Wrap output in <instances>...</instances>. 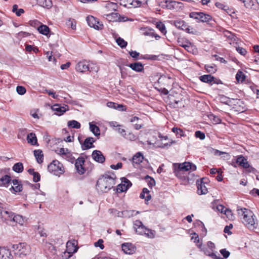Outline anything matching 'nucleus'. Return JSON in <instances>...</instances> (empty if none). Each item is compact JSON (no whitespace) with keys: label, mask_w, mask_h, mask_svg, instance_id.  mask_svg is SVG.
<instances>
[{"label":"nucleus","mask_w":259,"mask_h":259,"mask_svg":"<svg viewBox=\"0 0 259 259\" xmlns=\"http://www.w3.org/2000/svg\"><path fill=\"white\" fill-rule=\"evenodd\" d=\"M115 175L113 173L112 174V175L105 174L97 181V189L103 193L107 192L115 185Z\"/></svg>","instance_id":"obj_1"},{"label":"nucleus","mask_w":259,"mask_h":259,"mask_svg":"<svg viewBox=\"0 0 259 259\" xmlns=\"http://www.w3.org/2000/svg\"><path fill=\"white\" fill-rule=\"evenodd\" d=\"M237 211L242 223L249 229L254 230L256 228L257 223H255L252 212L245 208L237 207Z\"/></svg>","instance_id":"obj_2"},{"label":"nucleus","mask_w":259,"mask_h":259,"mask_svg":"<svg viewBox=\"0 0 259 259\" xmlns=\"http://www.w3.org/2000/svg\"><path fill=\"white\" fill-rule=\"evenodd\" d=\"M134 228L136 232L140 235H146L147 237L151 238L154 237L153 232L144 226L140 221L137 220L135 221Z\"/></svg>","instance_id":"obj_3"},{"label":"nucleus","mask_w":259,"mask_h":259,"mask_svg":"<svg viewBox=\"0 0 259 259\" xmlns=\"http://www.w3.org/2000/svg\"><path fill=\"white\" fill-rule=\"evenodd\" d=\"M48 169L49 172L53 173L55 175L61 174L64 172L62 164L57 160H53L48 166Z\"/></svg>","instance_id":"obj_4"},{"label":"nucleus","mask_w":259,"mask_h":259,"mask_svg":"<svg viewBox=\"0 0 259 259\" xmlns=\"http://www.w3.org/2000/svg\"><path fill=\"white\" fill-rule=\"evenodd\" d=\"M189 17L195 19L197 22H208L212 19V17L203 12H192L189 14Z\"/></svg>","instance_id":"obj_5"},{"label":"nucleus","mask_w":259,"mask_h":259,"mask_svg":"<svg viewBox=\"0 0 259 259\" xmlns=\"http://www.w3.org/2000/svg\"><path fill=\"white\" fill-rule=\"evenodd\" d=\"M175 172L177 174L180 171H187L189 170L194 171L196 169V166L190 162H185L180 164H174Z\"/></svg>","instance_id":"obj_6"},{"label":"nucleus","mask_w":259,"mask_h":259,"mask_svg":"<svg viewBox=\"0 0 259 259\" xmlns=\"http://www.w3.org/2000/svg\"><path fill=\"white\" fill-rule=\"evenodd\" d=\"M12 248L15 250H18L20 255H27L31 251L30 246L26 243H20L18 244L13 245Z\"/></svg>","instance_id":"obj_7"},{"label":"nucleus","mask_w":259,"mask_h":259,"mask_svg":"<svg viewBox=\"0 0 259 259\" xmlns=\"http://www.w3.org/2000/svg\"><path fill=\"white\" fill-rule=\"evenodd\" d=\"M132 185V183L126 178H121V183L118 185L116 188V191L118 193L126 191L127 189Z\"/></svg>","instance_id":"obj_8"},{"label":"nucleus","mask_w":259,"mask_h":259,"mask_svg":"<svg viewBox=\"0 0 259 259\" xmlns=\"http://www.w3.org/2000/svg\"><path fill=\"white\" fill-rule=\"evenodd\" d=\"M87 21L91 27H93L95 29L101 30L103 28V25L97 18L92 16L87 17Z\"/></svg>","instance_id":"obj_9"},{"label":"nucleus","mask_w":259,"mask_h":259,"mask_svg":"<svg viewBox=\"0 0 259 259\" xmlns=\"http://www.w3.org/2000/svg\"><path fill=\"white\" fill-rule=\"evenodd\" d=\"M77 242L76 240L68 241L66 243V250L69 256H71L72 254L76 252L78 250Z\"/></svg>","instance_id":"obj_10"},{"label":"nucleus","mask_w":259,"mask_h":259,"mask_svg":"<svg viewBox=\"0 0 259 259\" xmlns=\"http://www.w3.org/2000/svg\"><path fill=\"white\" fill-rule=\"evenodd\" d=\"M78 140L81 144V149L83 150H86L95 147L93 144L96 140L93 137L87 138L82 143L80 140L79 137H78Z\"/></svg>","instance_id":"obj_11"},{"label":"nucleus","mask_w":259,"mask_h":259,"mask_svg":"<svg viewBox=\"0 0 259 259\" xmlns=\"http://www.w3.org/2000/svg\"><path fill=\"white\" fill-rule=\"evenodd\" d=\"M85 162V159L83 157H79L75 161V166L77 171L80 175L83 174L85 172V169L83 166Z\"/></svg>","instance_id":"obj_12"},{"label":"nucleus","mask_w":259,"mask_h":259,"mask_svg":"<svg viewBox=\"0 0 259 259\" xmlns=\"http://www.w3.org/2000/svg\"><path fill=\"white\" fill-rule=\"evenodd\" d=\"M13 186L10 188V190L13 193L20 192L23 190V185L20 181L18 179H13L11 182Z\"/></svg>","instance_id":"obj_13"},{"label":"nucleus","mask_w":259,"mask_h":259,"mask_svg":"<svg viewBox=\"0 0 259 259\" xmlns=\"http://www.w3.org/2000/svg\"><path fill=\"white\" fill-rule=\"evenodd\" d=\"M236 163H238L240 166L245 168H248V170L249 172L254 171V168L250 167L249 164L247 161V159L243 156H239L236 159Z\"/></svg>","instance_id":"obj_14"},{"label":"nucleus","mask_w":259,"mask_h":259,"mask_svg":"<svg viewBox=\"0 0 259 259\" xmlns=\"http://www.w3.org/2000/svg\"><path fill=\"white\" fill-rule=\"evenodd\" d=\"M123 251L128 254H132L135 252L136 247L131 243H124L121 245Z\"/></svg>","instance_id":"obj_15"},{"label":"nucleus","mask_w":259,"mask_h":259,"mask_svg":"<svg viewBox=\"0 0 259 259\" xmlns=\"http://www.w3.org/2000/svg\"><path fill=\"white\" fill-rule=\"evenodd\" d=\"M75 69L77 71L81 73L85 72L87 71H91L90 69L88 63L85 61L78 62L75 66Z\"/></svg>","instance_id":"obj_16"},{"label":"nucleus","mask_w":259,"mask_h":259,"mask_svg":"<svg viewBox=\"0 0 259 259\" xmlns=\"http://www.w3.org/2000/svg\"><path fill=\"white\" fill-rule=\"evenodd\" d=\"M203 180V179L198 180L196 182L197 193L199 195L206 194L208 192L207 189Z\"/></svg>","instance_id":"obj_17"},{"label":"nucleus","mask_w":259,"mask_h":259,"mask_svg":"<svg viewBox=\"0 0 259 259\" xmlns=\"http://www.w3.org/2000/svg\"><path fill=\"white\" fill-rule=\"evenodd\" d=\"M93 158L97 162L103 163L105 161V157L99 150H94L92 154Z\"/></svg>","instance_id":"obj_18"},{"label":"nucleus","mask_w":259,"mask_h":259,"mask_svg":"<svg viewBox=\"0 0 259 259\" xmlns=\"http://www.w3.org/2000/svg\"><path fill=\"white\" fill-rule=\"evenodd\" d=\"M58 154L62 155L68 160H73L74 158L72 157L70 151L67 148H60L58 150L55 151Z\"/></svg>","instance_id":"obj_19"},{"label":"nucleus","mask_w":259,"mask_h":259,"mask_svg":"<svg viewBox=\"0 0 259 259\" xmlns=\"http://www.w3.org/2000/svg\"><path fill=\"white\" fill-rule=\"evenodd\" d=\"M52 109L56 112L57 115H61L68 110V106H61L59 104H55L52 106Z\"/></svg>","instance_id":"obj_20"},{"label":"nucleus","mask_w":259,"mask_h":259,"mask_svg":"<svg viewBox=\"0 0 259 259\" xmlns=\"http://www.w3.org/2000/svg\"><path fill=\"white\" fill-rule=\"evenodd\" d=\"M198 247L201 249V250L204 253L209 256L211 257L213 259H220L221 257L220 256H218L215 253L213 252V251H211L207 247H203L202 248V243L198 245Z\"/></svg>","instance_id":"obj_21"},{"label":"nucleus","mask_w":259,"mask_h":259,"mask_svg":"<svg viewBox=\"0 0 259 259\" xmlns=\"http://www.w3.org/2000/svg\"><path fill=\"white\" fill-rule=\"evenodd\" d=\"M214 77L210 74L203 75L199 77V79L201 81L209 83L211 85H212L213 83H216L214 80Z\"/></svg>","instance_id":"obj_22"},{"label":"nucleus","mask_w":259,"mask_h":259,"mask_svg":"<svg viewBox=\"0 0 259 259\" xmlns=\"http://www.w3.org/2000/svg\"><path fill=\"white\" fill-rule=\"evenodd\" d=\"M12 254L9 249L0 247V259H11Z\"/></svg>","instance_id":"obj_23"},{"label":"nucleus","mask_w":259,"mask_h":259,"mask_svg":"<svg viewBox=\"0 0 259 259\" xmlns=\"http://www.w3.org/2000/svg\"><path fill=\"white\" fill-rule=\"evenodd\" d=\"M133 70L138 72H142L144 70V66L142 63L137 62L130 64L127 65Z\"/></svg>","instance_id":"obj_24"},{"label":"nucleus","mask_w":259,"mask_h":259,"mask_svg":"<svg viewBox=\"0 0 259 259\" xmlns=\"http://www.w3.org/2000/svg\"><path fill=\"white\" fill-rule=\"evenodd\" d=\"M166 4L165 7L166 8L169 10H174L176 8L178 7L179 5H183L181 2L174 1L172 0H166L165 2Z\"/></svg>","instance_id":"obj_25"},{"label":"nucleus","mask_w":259,"mask_h":259,"mask_svg":"<svg viewBox=\"0 0 259 259\" xmlns=\"http://www.w3.org/2000/svg\"><path fill=\"white\" fill-rule=\"evenodd\" d=\"M117 5L113 2H108L105 6V10L106 12L111 13L117 9Z\"/></svg>","instance_id":"obj_26"},{"label":"nucleus","mask_w":259,"mask_h":259,"mask_svg":"<svg viewBox=\"0 0 259 259\" xmlns=\"http://www.w3.org/2000/svg\"><path fill=\"white\" fill-rule=\"evenodd\" d=\"M12 180L9 175L0 179V187H8Z\"/></svg>","instance_id":"obj_27"},{"label":"nucleus","mask_w":259,"mask_h":259,"mask_svg":"<svg viewBox=\"0 0 259 259\" xmlns=\"http://www.w3.org/2000/svg\"><path fill=\"white\" fill-rule=\"evenodd\" d=\"M104 17L110 22H116L118 20V14L113 12L104 15Z\"/></svg>","instance_id":"obj_28"},{"label":"nucleus","mask_w":259,"mask_h":259,"mask_svg":"<svg viewBox=\"0 0 259 259\" xmlns=\"http://www.w3.org/2000/svg\"><path fill=\"white\" fill-rule=\"evenodd\" d=\"M14 213L5 209L3 212H1V217L5 221H11L14 215Z\"/></svg>","instance_id":"obj_29"},{"label":"nucleus","mask_w":259,"mask_h":259,"mask_svg":"<svg viewBox=\"0 0 259 259\" xmlns=\"http://www.w3.org/2000/svg\"><path fill=\"white\" fill-rule=\"evenodd\" d=\"M149 193L150 191L147 188H143L140 195V198L145 199V201L148 202L151 199V196Z\"/></svg>","instance_id":"obj_30"},{"label":"nucleus","mask_w":259,"mask_h":259,"mask_svg":"<svg viewBox=\"0 0 259 259\" xmlns=\"http://www.w3.org/2000/svg\"><path fill=\"white\" fill-rule=\"evenodd\" d=\"M37 4L45 8L50 9L52 6V2L51 0H36Z\"/></svg>","instance_id":"obj_31"},{"label":"nucleus","mask_w":259,"mask_h":259,"mask_svg":"<svg viewBox=\"0 0 259 259\" xmlns=\"http://www.w3.org/2000/svg\"><path fill=\"white\" fill-rule=\"evenodd\" d=\"M27 140L28 143L31 144L32 145H36L37 144L36 137L35 134L33 133H30L28 134Z\"/></svg>","instance_id":"obj_32"},{"label":"nucleus","mask_w":259,"mask_h":259,"mask_svg":"<svg viewBox=\"0 0 259 259\" xmlns=\"http://www.w3.org/2000/svg\"><path fill=\"white\" fill-rule=\"evenodd\" d=\"M144 159V156L142 153L138 152L133 157V162L134 163L139 164Z\"/></svg>","instance_id":"obj_33"},{"label":"nucleus","mask_w":259,"mask_h":259,"mask_svg":"<svg viewBox=\"0 0 259 259\" xmlns=\"http://www.w3.org/2000/svg\"><path fill=\"white\" fill-rule=\"evenodd\" d=\"M34 155L38 163H41L43 162L44 155L41 150H35L34 151Z\"/></svg>","instance_id":"obj_34"},{"label":"nucleus","mask_w":259,"mask_h":259,"mask_svg":"<svg viewBox=\"0 0 259 259\" xmlns=\"http://www.w3.org/2000/svg\"><path fill=\"white\" fill-rule=\"evenodd\" d=\"M175 25L179 29L185 30L187 28L188 25L184 21L178 20L175 21Z\"/></svg>","instance_id":"obj_35"},{"label":"nucleus","mask_w":259,"mask_h":259,"mask_svg":"<svg viewBox=\"0 0 259 259\" xmlns=\"http://www.w3.org/2000/svg\"><path fill=\"white\" fill-rule=\"evenodd\" d=\"M90 130L94 134L95 136L98 137L100 136V130L99 127L92 122L89 123Z\"/></svg>","instance_id":"obj_36"},{"label":"nucleus","mask_w":259,"mask_h":259,"mask_svg":"<svg viewBox=\"0 0 259 259\" xmlns=\"http://www.w3.org/2000/svg\"><path fill=\"white\" fill-rule=\"evenodd\" d=\"M38 32L45 35H47L50 32V28L45 25L41 24L37 28Z\"/></svg>","instance_id":"obj_37"},{"label":"nucleus","mask_w":259,"mask_h":259,"mask_svg":"<svg viewBox=\"0 0 259 259\" xmlns=\"http://www.w3.org/2000/svg\"><path fill=\"white\" fill-rule=\"evenodd\" d=\"M107 106L109 107L112 108L114 109H119L122 111H124L125 110V107L122 105H119L112 102H107Z\"/></svg>","instance_id":"obj_38"},{"label":"nucleus","mask_w":259,"mask_h":259,"mask_svg":"<svg viewBox=\"0 0 259 259\" xmlns=\"http://www.w3.org/2000/svg\"><path fill=\"white\" fill-rule=\"evenodd\" d=\"M12 169L16 172H22L24 169L23 163L21 162L15 163L13 165Z\"/></svg>","instance_id":"obj_39"},{"label":"nucleus","mask_w":259,"mask_h":259,"mask_svg":"<svg viewBox=\"0 0 259 259\" xmlns=\"http://www.w3.org/2000/svg\"><path fill=\"white\" fill-rule=\"evenodd\" d=\"M11 222H15L21 225H22L24 222V220L22 215L19 214H14Z\"/></svg>","instance_id":"obj_40"},{"label":"nucleus","mask_w":259,"mask_h":259,"mask_svg":"<svg viewBox=\"0 0 259 259\" xmlns=\"http://www.w3.org/2000/svg\"><path fill=\"white\" fill-rule=\"evenodd\" d=\"M109 212L110 213H112L114 216L118 217H123L124 213L126 212V211H119L116 210L114 208H111L109 209Z\"/></svg>","instance_id":"obj_41"},{"label":"nucleus","mask_w":259,"mask_h":259,"mask_svg":"<svg viewBox=\"0 0 259 259\" xmlns=\"http://www.w3.org/2000/svg\"><path fill=\"white\" fill-rule=\"evenodd\" d=\"M67 125L69 127L74 128H79L80 127V123L74 120H70L68 122Z\"/></svg>","instance_id":"obj_42"},{"label":"nucleus","mask_w":259,"mask_h":259,"mask_svg":"<svg viewBox=\"0 0 259 259\" xmlns=\"http://www.w3.org/2000/svg\"><path fill=\"white\" fill-rule=\"evenodd\" d=\"M204 68L208 73H215L217 70V66L214 64L205 65Z\"/></svg>","instance_id":"obj_43"},{"label":"nucleus","mask_w":259,"mask_h":259,"mask_svg":"<svg viewBox=\"0 0 259 259\" xmlns=\"http://www.w3.org/2000/svg\"><path fill=\"white\" fill-rule=\"evenodd\" d=\"M245 78V74L241 71H238L236 75V79L238 82H242Z\"/></svg>","instance_id":"obj_44"},{"label":"nucleus","mask_w":259,"mask_h":259,"mask_svg":"<svg viewBox=\"0 0 259 259\" xmlns=\"http://www.w3.org/2000/svg\"><path fill=\"white\" fill-rule=\"evenodd\" d=\"M145 179L147 181L148 185L150 188H152L155 185V181L154 179L152 177L147 175Z\"/></svg>","instance_id":"obj_45"},{"label":"nucleus","mask_w":259,"mask_h":259,"mask_svg":"<svg viewBox=\"0 0 259 259\" xmlns=\"http://www.w3.org/2000/svg\"><path fill=\"white\" fill-rule=\"evenodd\" d=\"M208 118L212 121L214 124H218L221 122V119L217 116L213 114H210L208 115Z\"/></svg>","instance_id":"obj_46"},{"label":"nucleus","mask_w":259,"mask_h":259,"mask_svg":"<svg viewBox=\"0 0 259 259\" xmlns=\"http://www.w3.org/2000/svg\"><path fill=\"white\" fill-rule=\"evenodd\" d=\"M156 27L164 34L166 33L165 26L164 24L161 22H157L156 24Z\"/></svg>","instance_id":"obj_47"},{"label":"nucleus","mask_w":259,"mask_h":259,"mask_svg":"<svg viewBox=\"0 0 259 259\" xmlns=\"http://www.w3.org/2000/svg\"><path fill=\"white\" fill-rule=\"evenodd\" d=\"M116 42L121 48H125L127 44L126 41L120 37L116 39Z\"/></svg>","instance_id":"obj_48"},{"label":"nucleus","mask_w":259,"mask_h":259,"mask_svg":"<svg viewBox=\"0 0 259 259\" xmlns=\"http://www.w3.org/2000/svg\"><path fill=\"white\" fill-rule=\"evenodd\" d=\"M10 170V168H0V179L9 175Z\"/></svg>","instance_id":"obj_49"},{"label":"nucleus","mask_w":259,"mask_h":259,"mask_svg":"<svg viewBox=\"0 0 259 259\" xmlns=\"http://www.w3.org/2000/svg\"><path fill=\"white\" fill-rule=\"evenodd\" d=\"M172 131L175 133L177 136H179L180 137L184 136V132L183 131L178 127H174L172 128Z\"/></svg>","instance_id":"obj_50"},{"label":"nucleus","mask_w":259,"mask_h":259,"mask_svg":"<svg viewBox=\"0 0 259 259\" xmlns=\"http://www.w3.org/2000/svg\"><path fill=\"white\" fill-rule=\"evenodd\" d=\"M257 0H245L244 5L246 8H252Z\"/></svg>","instance_id":"obj_51"},{"label":"nucleus","mask_w":259,"mask_h":259,"mask_svg":"<svg viewBox=\"0 0 259 259\" xmlns=\"http://www.w3.org/2000/svg\"><path fill=\"white\" fill-rule=\"evenodd\" d=\"M67 25L71 28L72 29H75L76 28V22L74 19L71 20L69 19L66 22Z\"/></svg>","instance_id":"obj_52"},{"label":"nucleus","mask_w":259,"mask_h":259,"mask_svg":"<svg viewBox=\"0 0 259 259\" xmlns=\"http://www.w3.org/2000/svg\"><path fill=\"white\" fill-rule=\"evenodd\" d=\"M185 31H186L187 32H188L189 33L195 34V35H198L199 33V32H198V31L197 30H196L195 29H194L193 27H191L188 25H187V28L186 29H185Z\"/></svg>","instance_id":"obj_53"},{"label":"nucleus","mask_w":259,"mask_h":259,"mask_svg":"<svg viewBox=\"0 0 259 259\" xmlns=\"http://www.w3.org/2000/svg\"><path fill=\"white\" fill-rule=\"evenodd\" d=\"M195 136L196 138H199L201 140H204L205 138L204 133L200 131L195 132Z\"/></svg>","instance_id":"obj_54"},{"label":"nucleus","mask_w":259,"mask_h":259,"mask_svg":"<svg viewBox=\"0 0 259 259\" xmlns=\"http://www.w3.org/2000/svg\"><path fill=\"white\" fill-rule=\"evenodd\" d=\"M217 209L219 211H221L222 213H224L227 214L228 212H231V211L225 208V207L222 205H219L217 206Z\"/></svg>","instance_id":"obj_55"},{"label":"nucleus","mask_w":259,"mask_h":259,"mask_svg":"<svg viewBox=\"0 0 259 259\" xmlns=\"http://www.w3.org/2000/svg\"><path fill=\"white\" fill-rule=\"evenodd\" d=\"M17 92L20 95H23L26 93V89L24 87L18 86L16 88Z\"/></svg>","instance_id":"obj_56"},{"label":"nucleus","mask_w":259,"mask_h":259,"mask_svg":"<svg viewBox=\"0 0 259 259\" xmlns=\"http://www.w3.org/2000/svg\"><path fill=\"white\" fill-rule=\"evenodd\" d=\"M130 5L134 6V7H138L140 4L141 2H139L138 0H126Z\"/></svg>","instance_id":"obj_57"},{"label":"nucleus","mask_w":259,"mask_h":259,"mask_svg":"<svg viewBox=\"0 0 259 259\" xmlns=\"http://www.w3.org/2000/svg\"><path fill=\"white\" fill-rule=\"evenodd\" d=\"M130 56L135 60H137L140 56V53L136 51L129 52Z\"/></svg>","instance_id":"obj_58"},{"label":"nucleus","mask_w":259,"mask_h":259,"mask_svg":"<svg viewBox=\"0 0 259 259\" xmlns=\"http://www.w3.org/2000/svg\"><path fill=\"white\" fill-rule=\"evenodd\" d=\"M30 33H29L28 32H24V31L19 32L17 34V37L18 38H22V37H27V36H30Z\"/></svg>","instance_id":"obj_59"},{"label":"nucleus","mask_w":259,"mask_h":259,"mask_svg":"<svg viewBox=\"0 0 259 259\" xmlns=\"http://www.w3.org/2000/svg\"><path fill=\"white\" fill-rule=\"evenodd\" d=\"M220 253L223 256L224 258H227L230 255V252L227 250L226 249H222L220 250Z\"/></svg>","instance_id":"obj_60"},{"label":"nucleus","mask_w":259,"mask_h":259,"mask_svg":"<svg viewBox=\"0 0 259 259\" xmlns=\"http://www.w3.org/2000/svg\"><path fill=\"white\" fill-rule=\"evenodd\" d=\"M236 49L237 51L240 54H241V55H243V56L245 55L247 53L246 50L242 47H236Z\"/></svg>","instance_id":"obj_61"},{"label":"nucleus","mask_w":259,"mask_h":259,"mask_svg":"<svg viewBox=\"0 0 259 259\" xmlns=\"http://www.w3.org/2000/svg\"><path fill=\"white\" fill-rule=\"evenodd\" d=\"M232 228H233V225L230 224L229 225L225 226L224 230V232L225 233H227L228 234L230 235L232 234V232L230 231V230L231 229H232Z\"/></svg>","instance_id":"obj_62"},{"label":"nucleus","mask_w":259,"mask_h":259,"mask_svg":"<svg viewBox=\"0 0 259 259\" xmlns=\"http://www.w3.org/2000/svg\"><path fill=\"white\" fill-rule=\"evenodd\" d=\"M40 180V175L38 172H36L33 175V181L34 182H37Z\"/></svg>","instance_id":"obj_63"},{"label":"nucleus","mask_w":259,"mask_h":259,"mask_svg":"<svg viewBox=\"0 0 259 259\" xmlns=\"http://www.w3.org/2000/svg\"><path fill=\"white\" fill-rule=\"evenodd\" d=\"M103 242V241L102 239H99L97 242L95 243V246L96 247H99L101 249H103L104 247Z\"/></svg>","instance_id":"obj_64"}]
</instances>
